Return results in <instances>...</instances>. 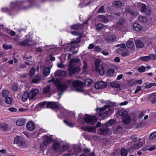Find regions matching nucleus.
<instances>
[{
	"instance_id": "obj_1",
	"label": "nucleus",
	"mask_w": 156,
	"mask_h": 156,
	"mask_svg": "<svg viewBox=\"0 0 156 156\" xmlns=\"http://www.w3.org/2000/svg\"><path fill=\"white\" fill-rule=\"evenodd\" d=\"M52 82H54V84L57 87L58 90L61 92H63L66 90L67 87L66 84L68 86L72 84L75 88L76 91L83 93L85 94H89L91 91V90H86L83 86V83L78 80L74 81L69 80L66 83L58 79L54 81V79L52 78L51 80L48 81V83Z\"/></svg>"
},
{
	"instance_id": "obj_2",
	"label": "nucleus",
	"mask_w": 156,
	"mask_h": 156,
	"mask_svg": "<svg viewBox=\"0 0 156 156\" xmlns=\"http://www.w3.org/2000/svg\"><path fill=\"white\" fill-rule=\"evenodd\" d=\"M36 107L38 108L37 109L39 110L44 108L56 109L58 110L57 112L60 113L61 116H65L67 112V111L60 104L54 102H43L39 103L36 106Z\"/></svg>"
},
{
	"instance_id": "obj_3",
	"label": "nucleus",
	"mask_w": 156,
	"mask_h": 156,
	"mask_svg": "<svg viewBox=\"0 0 156 156\" xmlns=\"http://www.w3.org/2000/svg\"><path fill=\"white\" fill-rule=\"evenodd\" d=\"M116 103L113 102L111 103L110 105L105 106L103 108H100L97 109V112L99 115L102 118L112 114L114 112V108L110 106L112 105L115 106Z\"/></svg>"
},
{
	"instance_id": "obj_4",
	"label": "nucleus",
	"mask_w": 156,
	"mask_h": 156,
	"mask_svg": "<svg viewBox=\"0 0 156 156\" xmlns=\"http://www.w3.org/2000/svg\"><path fill=\"white\" fill-rule=\"evenodd\" d=\"M69 145L66 143H63L62 141H58L54 143L52 149L55 151H59L60 153L66 151L69 148Z\"/></svg>"
},
{
	"instance_id": "obj_5",
	"label": "nucleus",
	"mask_w": 156,
	"mask_h": 156,
	"mask_svg": "<svg viewBox=\"0 0 156 156\" xmlns=\"http://www.w3.org/2000/svg\"><path fill=\"white\" fill-rule=\"evenodd\" d=\"M80 61V59L78 58H73L71 60L69 67V72L70 75L80 70V67L75 66L76 63H79Z\"/></svg>"
},
{
	"instance_id": "obj_6",
	"label": "nucleus",
	"mask_w": 156,
	"mask_h": 156,
	"mask_svg": "<svg viewBox=\"0 0 156 156\" xmlns=\"http://www.w3.org/2000/svg\"><path fill=\"white\" fill-rule=\"evenodd\" d=\"M80 41V37L73 39L69 43L65 44L63 46L64 51H71L74 49V44L79 43Z\"/></svg>"
},
{
	"instance_id": "obj_7",
	"label": "nucleus",
	"mask_w": 156,
	"mask_h": 156,
	"mask_svg": "<svg viewBox=\"0 0 156 156\" xmlns=\"http://www.w3.org/2000/svg\"><path fill=\"white\" fill-rule=\"evenodd\" d=\"M119 46L120 47L117 50V52L122 56L125 57L129 55V53L128 49L126 48L125 44H121L117 45Z\"/></svg>"
},
{
	"instance_id": "obj_8",
	"label": "nucleus",
	"mask_w": 156,
	"mask_h": 156,
	"mask_svg": "<svg viewBox=\"0 0 156 156\" xmlns=\"http://www.w3.org/2000/svg\"><path fill=\"white\" fill-rule=\"evenodd\" d=\"M119 115L123 117V121L126 124H129L130 121V116L128 115L127 112L125 110H120L118 112Z\"/></svg>"
},
{
	"instance_id": "obj_9",
	"label": "nucleus",
	"mask_w": 156,
	"mask_h": 156,
	"mask_svg": "<svg viewBox=\"0 0 156 156\" xmlns=\"http://www.w3.org/2000/svg\"><path fill=\"white\" fill-rule=\"evenodd\" d=\"M84 117L85 122L90 124H94L97 121L96 117L94 115L86 114L84 115Z\"/></svg>"
},
{
	"instance_id": "obj_10",
	"label": "nucleus",
	"mask_w": 156,
	"mask_h": 156,
	"mask_svg": "<svg viewBox=\"0 0 156 156\" xmlns=\"http://www.w3.org/2000/svg\"><path fill=\"white\" fill-rule=\"evenodd\" d=\"M101 62L99 59H97L95 62V66L96 70L101 75H103L104 74L105 69L102 66L100 65Z\"/></svg>"
},
{
	"instance_id": "obj_11",
	"label": "nucleus",
	"mask_w": 156,
	"mask_h": 156,
	"mask_svg": "<svg viewBox=\"0 0 156 156\" xmlns=\"http://www.w3.org/2000/svg\"><path fill=\"white\" fill-rule=\"evenodd\" d=\"M52 135H46L44 136V140L42 143L40 145L41 148L44 146H47L52 141Z\"/></svg>"
},
{
	"instance_id": "obj_12",
	"label": "nucleus",
	"mask_w": 156,
	"mask_h": 156,
	"mask_svg": "<svg viewBox=\"0 0 156 156\" xmlns=\"http://www.w3.org/2000/svg\"><path fill=\"white\" fill-rule=\"evenodd\" d=\"M80 151V147H77L73 150H69V153L64 154L62 155V156H71L73 155H77Z\"/></svg>"
},
{
	"instance_id": "obj_13",
	"label": "nucleus",
	"mask_w": 156,
	"mask_h": 156,
	"mask_svg": "<svg viewBox=\"0 0 156 156\" xmlns=\"http://www.w3.org/2000/svg\"><path fill=\"white\" fill-rule=\"evenodd\" d=\"M21 45L23 46H33L36 44L34 41L31 39L25 40L20 42Z\"/></svg>"
},
{
	"instance_id": "obj_14",
	"label": "nucleus",
	"mask_w": 156,
	"mask_h": 156,
	"mask_svg": "<svg viewBox=\"0 0 156 156\" xmlns=\"http://www.w3.org/2000/svg\"><path fill=\"white\" fill-rule=\"evenodd\" d=\"M107 86V83L102 81H98L95 85V87L98 89L104 88Z\"/></svg>"
},
{
	"instance_id": "obj_15",
	"label": "nucleus",
	"mask_w": 156,
	"mask_h": 156,
	"mask_svg": "<svg viewBox=\"0 0 156 156\" xmlns=\"http://www.w3.org/2000/svg\"><path fill=\"white\" fill-rule=\"evenodd\" d=\"M88 20H87L84 22L82 25H80L79 24H75L71 27V29H77L80 28L82 29H85L87 27V24L88 23Z\"/></svg>"
},
{
	"instance_id": "obj_16",
	"label": "nucleus",
	"mask_w": 156,
	"mask_h": 156,
	"mask_svg": "<svg viewBox=\"0 0 156 156\" xmlns=\"http://www.w3.org/2000/svg\"><path fill=\"white\" fill-rule=\"evenodd\" d=\"M39 91V90L37 89H34L32 90L29 94V99L30 100L33 99Z\"/></svg>"
},
{
	"instance_id": "obj_17",
	"label": "nucleus",
	"mask_w": 156,
	"mask_h": 156,
	"mask_svg": "<svg viewBox=\"0 0 156 156\" xmlns=\"http://www.w3.org/2000/svg\"><path fill=\"white\" fill-rule=\"evenodd\" d=\"M26 126L28 130L30 131H33L35 128L34 124L32 121H30L27 123Z\"/></svg>"
},
{
	"instance_id": "obj_18",
	"label": "nucleus",
	"mask_w": 156,
	"mask_h": 156,
	"mask_svg": "<svg viewBox=\"0 0 156 156\" xmlns=\"http://www.w3.org/2000/svg\"><path fill=\"white\" fill-rule=\"evenodd\" d=\"M141 140L137 144H135L130 147L131 149L133 150H137L140 148L143 145V140L140 139V140Z\"/></svg>"
},
{
	"instance_id": "obj_19",
	"label": "nucleus",
	"mask_w": 156,
	"mask_h": 156,
	"mask_svg": "<svg viewBox=\"0 0 156 156\" xmlns=\"http://www.w3.org/2000/svg\"><path fill=\"white\" fill-rule=\"evenodd\" d=\"M109 132V129L106 126H105L104 128H101L100 129L99 133L101 135H106Z\"/></svg>"
},
{
	"instance_id": "obj_20",
	"label": "nucleus",
	"mask_w": 156,
	"mask_h": 156,
	"mask_svg": "<svg viewBox=\"0 0 156 156\" xmlns=\"http://www.w3.org/2000/svg\"><path fill=\"white\" fill-rule=\"evenodd\" d=\"M133 28L137 31H140L142 30V27L137 23H134L133 25Z\"/></svg>"
},
{
	"instance_id": "obj_21",
	"label": "nucleus",
	"mask_w": 156,
	"mask_h": 156,
	"mask_svg": "<svg viewBox=\"0 0 156 156\" xmlns=\"http://www.w3.org/2000/svg\"><path fill=\"white\" fill-rule=\"evenodd\" d=\"M81 129L83 130L89 132H95V129L94 127L83 126L82 127Z\"/></svg>"
},
{
	"instance_id": "obj_22",
	"label": "nucleus",
	"mask_w": 156,
	"mask_h": 156,
	"mask_svg": "<svg viewBox=\"0 0 156 156\" xmlns=\"http://www.w3.org/2000/svg\"><path fill=\"white\" fill-rule=\"evenodd\" d=\"M97 19L99 21L105 23H106L108 21V19L106 17L102 15H98L97 17Z\"/></svg>"
},
{
	"instance_id": "obj_23",
	"label": "nucleus",
	"mask_w": 156,
	"mask_h": 156,
	"mask_svg": "<svg viewBox=\"0 0 156 156\" xmlns=\"http://www.w3.org/2000/svg\"><path fill=\"white\" fill-rule=\"evenodd\" d=\"M138 7L142 12H144L146 9V5L141 3H139L138 4Z\"/></svg>"
},
{
	"instance_id": "obj_24",
	"label": "nucleus",
	"mask_w": 156,
	"mask_h": 156,
	"mask_svg": "<svg viewBox=\"0 0 156 156\" xmlns=\"http://www.w3.org/2000/svg\"><path fill=\"white\" fill-rule=\"evenodd\" d=\"M21 1H16L14 2H12L10 5V8L11 10L13 9L18 5H20L22 3Z\"/></svg>"
},
{
	"instance_id": "obj_25",
	"label": "nucleus",
	"mask_w": 156,
	"mask_h": 156,
	"mask_svg": "<svg viewBox=\"0 0 156 156\" xmlns=\"http://www.w3.org/2000/svg\"><path fill=\"white\" fill-rule=\"evenodd\" d=\"M106 39L110 41H114L116 40V38L115 35L110 34L106 37Z\"/></svg>"
},
{
	"instance_id": "obj_26",
	"label": "nucleus",
	"mask_w": 156,
	"mask_h": 156,
	"mask_svg": "<svg viewBox=\"0 0 156 156\" xmlns=\"http://www.w3.org/2000/svg\"><path fill=\"white\" fill-rule=\"evenodd\" d=\"M111 86L115 88H119L120 84L116 81H113L110 83Z\"/></svg>"
},
{
	"instance_id": "obj_27",
	"label": "nucleus",
	"mask_w": 156,
	"mask_h": 156,
	"mask_svg": "<svg viewBox=\"0 0 156 156\" xmlns=\"http://www.w3.org/2000/svg\"><path fill=\"white\" fill-rule=\"evenodd\" d=\"M25 123V120L24 119L22 118L19 119L16 122V125L19 126H22Z\"/></svg>"
},
{
	"instance_id": "obj_28",
	"label": "nucleus",
	"mask_w": 156,
	"mask_h": 156,
	"mask_svg": "<svg viewBox=\"0 0 156 156\" xmlns=\"http://www.w3.org/2000/svg\"><path fill=\"white\" fill-rule=\"evenodd\" d=\"M55 73L56 76H64L66 74V73L65 71L61 70H57Z\"/></svg>"
},
{
	"instance_id": "obj_29",
	"label": "nucleus",
	"mask_w": 156,
	"mask_h": 156,
	"mask_svg": "<svg viewBox=\"0 0 156 156\" xmlns=\"http://www.w3.org/2000/svg\"><path fill=\"white\" fill-rule=\"evenodd\" d=\"M93 2V0L90 1L87 3H85V2H83L79 5V6L80 8L84 7L90 5V4Z\"/></svg>"
},
{
	"instance_id": "obj_30",
	"label": "nucleus",
	"mask_w": 156,
	"mask_h": 156,
	"mask_svg": "<svg viewBox=\"0 0 156 156\" xmlns=\"http://www.w3.org/2000/svg\"><path fill=\"white\" fill-rule=\"evenodd\" d=\"M40 80V77L37 75H36L34 76L33 79L32 80V81L33 83H39Z\"/></svg>"
},
{
	"instance_id": "obj_31",
	"label": "nucleus",
	"mask_w": 156,
	"mask_h": 156,
	"mask_svg": "<svg viewBox=\"0 0 156 156\" xmlns=\"http://www.w3.org/2000/svg\"><path fill=\"white\" fill-rule=\"evenodd\" d=\"M18 145L21 148H26L27 147V144L25 142V140L23 139Z\"/></svg>"
},
{
	"instance_id": "obj_32",
	"label": "nucleus",
	"mask_w": 156,
	"mask_h": 156,
	"mask_svg": "<svg viewBox=\"0 0 156 156\" xmlns=\"http://www.w3.org/2000/svg\"><path fill=\"white\" fill-rule=\"evenodd\" d=\"M136 46L137 48H142L144 46L143 43L140 40H137L135 41Z\"/></svg>"
},
{
	"instance_id": "obj_33",
	"label": "nucleus",
	"mask_w": 156,
	"mask_h": 156,
	"mask_svg": "<svg viewBox=\"0 0 156 156\" xmlns=\"http://www.w3.org/2000/svg\"><path fill=\"white\" fill-rule=\"evenodd\" d=\"M51 68L46 67L44 69L43 71V74L44 76H47L50 73Z\"/></svg>"
},
{
	"instance_id": "obj_34",
	"label": "nucleus",
	"mask_w": 156,
	"mask_h": 156,
	"mask_svg": "<svg viewBox=\"0 0 156 156\" xmlns=\"http://www.w3.org/2000/svg\"><path fill=\"white\" fill-rule=\"evenodd\" d=\"M23 138L20 137L16 136L14 139V142L15 144H17L18 145L21 142Z\"/></svg>"
},
{
	"instance_id": "obj_35",
	"label": "nucleus",
	"mask_w": 156,
	"mask_h": 156,
	"mask_svg": "<svg viewBox=\"0 0 156 156\" xmlns=\"http://www.w3.org/2000/svg\"><path fill=\"white\" fill-rule=\"evenodd\" d=\"M126 45L128 48H132L134 46L133 42L131 41H129L127 42Z\"/></svg>"
},
{
	"instance_id": "obj_36",
	"label": "nucleus",
	"mask_w": 156,
	"mask_h": 156,
	"mask_svg": "<svg viewBox=\"0 0 156 156\" xmlns=\"http://www.w3.org/2000/svg\"><path fill=\"white\" fill-rule=\"evenodd\" d=\"M5 102L7 104H11L13 101L12 98L10 97H7L5 100Z\"/></svg>"
},
{
	"instance_id": "obj_37",
	"label": "nucleus",
	"mask_w": 156,
	"mask_h": 156,
	"mask_svg": "<svg viewBox=\"0 0 156 156\" xmlns=\"http://www.w3.org/2000/svg\"><path fill=\"white\" fill-rule=\"evenodd\" d=\"M139 59L142 61L148 62L150 59V57L149 56H142L140 57Z\"/></svg>"
},
{
	"instance_id": "obj_38",
	"label": "nucleus",
	"mask_w": 156,
	"mask_h": 156,
	"mask_svg": "<svg viewBox=\"0 0 156 156\" xmlns=\"http://www.w3.org/2000/svg\"><path fill=\"white\" fill-rule=\"evenodd\" d=\"M84 115H80L78 118L79 122L80 123H83L85 122L84 118Z\"/></svg>"
},
{
	"instance_id": "obj_39",
	"label": "nucleus",
	"mask_w": 156,
	"mask_h": 156,
	"mask_svg": "<svg viewBox=\"0 0 156 156\" xmlns=\"http://www.w3.org/2000/svg\"><path fill=\"white\" fill-rule=\"evenodd\" d=\"M115 70L112 69H109L108 71L107 75L109 76H113L114 74Z\"/></svg>"
},
{
	"instance_id": "obj_40",
	"label": "nucleus",
	"mask_w": 156,
	"mask_h": 156,
	"mask_svg": "<svg viewBox=\"0 0 156 156\" xmlns=\"http://www.w3.org/2000/svg\"><path fill=\"white\" fill-rule=\"evenodd\" d=\"M115 123V121L113 120H109L108 122L106 123L104 126L108 127L109 126H112Z\"/></svg>"
},
{
	"instance_id": "obj_41",
	"label": "nucleus",
	"mask_w": 156,
	"mask_h": 156,
	"mask_svg": "<svg viewBox=\"0 0 156 156\" xmlns=\"http://www.w3.org/2000/svg\"><path fill=\"white\" fill-rule=\"evenodd\" d=\"M36 69L35 68L32 67L29 71V74L30 77L32 76L35 74Z\"/></svg>"
},
{
	"instance_id": "obj_42",
	"label": "nucleus",
	"mask_w": 156,
	"mask_h": 156,
	"mask_svg": "<svg viewBox=\"0 0 156 156\" xmlns=\"http://www.w3.org/2000/svg\"><path fill=\"white\" fill-rule=\"evenodd\" d=\"M128 153L127 151L125 148H122L121 151V154L122 156H126Z\"/></svg>"
},
{
	"instance_id": "obj_43",
	"label": "nucleus",
	"mask_w": 156,
	"mask_h": 156,
	"mask_svg": "<svg viewBox=\"0 0 156 156\" xmlns=\"http://www.w3.org/2000/svg\"><path fill=\"white\" fill-rule=\"evenodd\" d=\"M9 91L7 90H4L2 91V94L3 96L6 98L9 94Z\"/></svg>"
},
{
	"instance_id": "obj_44",
	"label": "nucleus",
	"mask_w": 156,
	"mask_h": 156,
	"mask_svg": "<svg viewBox=\"0 0 156 156\" xmlns=\"http://www.w3.org/2000/svg\"><path fill=\"white\" fill-rule=\"evenodd\" d=\"M29 94H28L27 93H25L23 95L22 99V101H26L28 98H29Z\"/></svg>"
},
{
	"instance_id": "obj_45",
	"label": "nucleus",
	"mask_w": 156,
	"mask_h": 156,
	"mask_svg": "<svg viewBox=\"0 0 156 156\" xmlns=\"http://www.w3.org/2000/svg\"><path fill=\"white\" fill-rule=\"evenodd\" d=\"M124 20H122V21L119 22V23L116 25L117 27L118 28H120L122 31L124 30H122V27H123V25L124 23Z\"/></svg>"
},
{
	"instance_id": "obj_46",
	"label": "nucleus",
	"mask_w": 156,
	"mask_h": 156,
	"mask_svg": "<svg viewBox=\"0 0 156 156\" xmlns=\"http://www.w3.org/2000/svg\"><path fill=\"white\" fill-rule=\"evenodd\" d=\"M126 11L128 13H130L131 14L133 18H134L137 15L139 14V12H133L129 10H126Z\"/></svg>"
},
{
	"instance_id": "obj_47",
	"label": "nucleus",
	"mask_w": 156,
	"mask_h": 156,
	"mask_svg": "<svg viewBox=\"0 0 156 156\" xmlns=\"http://www.w3.org/2000/svg\"><path fill=\"white\" fill-rule=\"evenodd\" d=\"M2 47L5 50H7L12 48V47L10 45L7 44H4Z\"/></svg>"
},
{
	"instance_id": "obj_48",
	"label": "nucleus",
	"mask_w": 156,
	"mask_h": 156,
	"mask_svg": "<svg viewBox=\"0 0 156 156\" xmlns=\"http://www.w3.org/2000/svg\"><path fill=\"white\" fill-rule=\"evenodd\" d=\"M139 20L142 22H146L147 20V18L145 17L140 16L139 17Z\"/></svg>"
},
{
	"instance_id": "obj_49",
	"label": "nucleus",
	"mask_w": 156,
	"mask_h": 156,
	"mask_svg": "<svg viewBox=\"0 0 156 156\" xmlns=\"http://www.w3.org/2000/svg\"><path fill=\"white\" fill-rule=\"evenodd\" d=\"M92 81L90 79H87L85 82V84L87 86H90L92 83Z\"/></svg>"
},
{
	"instance_id": "obj_50",
	"label": "nucleus",
	"mask_w": 156,
	"mask_h": 156,
	"mask_svg": "<svg viewBox=\"0 0 156 156\" xmlns=\"http://www.w3.org/2000/svg\"><path fill=\"white\" fill-rule=\"evenodd\" d=\"M50 89V86H46L43 89V91L44 93H47L49 92Z\"/></svg>"
},
{
	"instance_id": "obj_51",
	"label": "nucleus",
	"mask_w": 156,
	"mask_h": 156,
	"mask_svg": "<svg viewBox=\"0 0 156 156\" xmlns=\"http://www.w3.org/2000/svg\"><path fill=\"white\" fill-rule=\"evenodd\" d=\"M64 122L66 125H67V126L70 127H73L74 126V124L73 123L68 122V121L66 120H64Z\"/></svg>"
},
{
	"instance_id": "obj_52",
	"label": "nucleus",
	"mask_w": 156,
	"mask_h": 156,
	"mask_svg": "<svg viewBox=\"0 0 156 156\" xmlns=\"http://www.w3.org/2000/svg\"><path fill=\"white\" fill-rule=\"evenodd\" d=\"M113 4L116 7H119L122 5V3L121 2L119 1H115L113 3Z\"/></svg>"
},
{
	"instance_id": "obj_53",
	"label": "nucleus",
	"mask_w": 156,
	"mask_h": 156,
	"mask_svg": "<svg viewBox=\"0 0 156 156\" xmlns=\"http://www.w3.org/2000/svg\"><path fill=\"white\" fill-rule=\"evenodd\" d=\"M149 137L151 139H153L156 138V132H154L150 134Z\"/></svg>"
},
{
	"instance_id": "obj_54",
	"label": "nucleus",
	"mask_w": 156,
	"mask_h": 156,
	"mask_svg": "<svg viewBox=\"0 0 156 156\" xmlns=\"http://www.w3.org/2000/svg\"><path fill=\"white\" fill-rule=\"evenodd\" d=\"M83 70L84 71H85L88 69V66L87 65V62L86 60H84L83 61Z\"/></svg>"
},
{
	"instance_id": "obj_55",
	"label": "nucleus",
	"mask_w": 156,
	"mask_h": 156,
	"mask_svg": "<svg viewBox=\"0 0 156 156\" xmlns=\"http://www.w3.org/2000/svg\"><path fill=\"white\" fill-rule=\"evenodd\" d=\"M7 32L12 36H14L15 34V32L12 30H7Z\"/></svg>"
},
{
	"instance_id": "obj_56",
	"label": "nucleus",
	"mask_w": 156,
	"mask_h": 156,
	"mask_svg": "<svg viewBox=\"0 0 156 156\" xmlns=\"http://www.w3.org/2000/svg\"><path fill=\"white\" fill-rule=\"evenodd\" d=\"M103 25L101 23H99L97 25L96 29L97 30H100L103 27Z\"/></svg>"
},
{
	"instance_id": "obj_57",
	"label": "nucleus",
	"mask_w": 156,
	"mask_h": 156,
	"mask_svg": "<svg viewBox=\"0 0 156 156\" xmlns=\"http://www.w3.org/2000/svg\"><path fill=\"white\" fill-rule=\"evenodd\" d=\"M148 147H148V150L150 151H151L154 150L156 148V146L155 145H148Z\"/></svg>"
},
{
	"instance_id": "obj_58",
	"label": "nucleus",
	"mask_w": 156,
	"mask_h": 156,
	"mask_svg": "<svg viewBox=\"0 0 156 156\" xmlns=\"http://www.w3.org/2000/svg\"><path fill=\"white\" fill-rule=\"evenodd\" d=\"M2 129L4 130L7 129L8 127V125L6 123H3L1 126Z\"/></svg>"
},
{
	"instance_id": "obj_59",
	"label": "nucleus",
	"mask_w": 156,
	"mask_h": 156,
	"mask_svg": "<svg viewBox=\"0 0 156 156\" xmlns=\"http://www.w3.org/2000/svg\"><path fill=\"white\" fill-rule=\"evenodd\" d=\"M146 69L144 66H141L140 67L139 69V71L140 72H143L145 71Z\"/></svg>"
},
{
	"instance_id": "obj_60",
	"label": "nucleus",
	"mask_w": 156,
	"mask_h": 156,
	"mask_svg": "<svg viewBox=\"0 0 156 156\" xmlns=\"http://www.w3.org/2000/svg\"><path fill=\"white\" fill-rule=\"evenodd\" d=\"M98 13H103L105 12L104 7H101L98 10Z\"/></svg>"
},
{
	"instance_id": "obj_61",
	"label": "nucleus",
	"mask_w": 156,
	"mask_h": 156,
	"mask_svg": "<svg viewBox=\"0 0 156 156\" xmlns=\"http://www.w3.org/2000/svg\"><path fill=\"white\" fill-rule=\"evenodd\" d=\"M152 96L154 97V98L152 100V102L153 104H154L156 102V93L153 94Z\"/></svg>"
},
{
	"instance_id": "obj_62",
	"label": "nucleus",
	"mask_w": 156,
	"mask_h": 156,
	"mask_svg": "<svg viewBox=\"0 0 156 156\" xmlns=\"http://www.w3.org/2000/svg\"><path fill=\"white\" fill-rule=\"evenodd\" d=\"M122 129V127L120 126H118L116 127L115 132L116 133L120 132L121 131Z\"/></svg>"
},
{
	"instance_id": "obj_63",
	"label": "nucleus",
	"mask_w": 156,
	"mask_h": 156,
	"mask_svg": "<svg viewBox=\"0 0 156 156\" xmlns=\"http://www.w3.org/2000/svg\"><path fill=\"white\" fill-rule=\"evenodd\" d=\"M150 59L156 60V54H151L150 55Z\"/></svg>"
},
{
	"instance_id": "obj_64",
	"label": "nucleus",
	"mask_w": 156,
	"mask_h": 156,
	"mask_svg": "<svg viewBox=\"0 0 156 156\" xmlns=\"http://www.w3.org/2000/svg\"><path fill=\"white\" fill-rule=\"evenodd\" d=\"M9 10V9L6 7H3L1 9V11L3 12H8Z\"/></svg>"
}]
</instances>
